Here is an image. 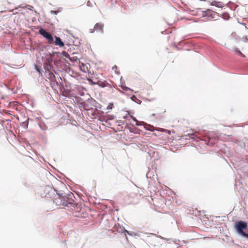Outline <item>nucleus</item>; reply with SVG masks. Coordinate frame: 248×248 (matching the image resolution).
<instances>
[{"label":"nucleus","instance_id":"1","mask_svg":"<svg viewBox=\"0 0 248 248\" xmlns=\"http://www.w3.org/2000/svg\"><path fill=\"white\" fill-rule=\"evenodd\" d=\"M247 223L243 221H238L236 222L235 224V228L237 232L244 237L246 235V232H244V230L247 228Z\"/></svg>","mask_w":248,"mask_h":248},{"label":"nucleus","instance_id":"2","mask_svg":"<svg viewBox=\"0 0 248 248\" xmlns=\"http://www.w3.org/2000/svg\"><path fill=\"white\" fill-rule=\"evenodd\" d=\"M39 33L47 40L49 44H51L54 43L53 37L49 32L41 28L39 30Z\"/></svg>","mask_w":248,"mask_h":248},{"label":"nucleus","instance_id":"3","mask_svg":"<svg viewBox=\"0 0 248 248\" xmlns=\"http://www.w3.org/2000/svg\"><path fill=\"white\" fill-rule=\"evenodd\" d=\"M104 28V24L101 23H96L93 29H90V32L93 33L94 31L103 32Z\"/></svg>","mask_w":248,"mask_h":248},{"label":"nucleus","instance_id":"4","mask_svg":"<svg viewBox=\"0 0 248 248\" xmlns=\"http://www.w3.org/2000/svg\"><path fill=\"white\" fill-rule=\"evenodd\" d=\"M54 43L56 46H58L60 47H62L64 45V43L61 40V38L56 36H55V41Z\"/></svg>","mask_w":248,"mask_h":248},{"label":"nucleus","instance_id":"5","mask_svg":"<svg viewBox=\"0 0 248 248\" xmlns=\"http://www.w3.org/2000/svg\"><path fill=\"white\" fill-rule=\"evenodd\" d=\"M160 110L157 109L156 111V113L152 114V116H157V117H160V115L162 113H165L166 112V110L164 108L160 109Z\"/></svg>","mask_w":248,"mask_h":248},{"label":"nucleus","instance_id":"6","mask_svg":"<svg viewBox=\"0 0 248 248\" xmlns=\"http://www.w3.org/2000/svg\"><path fill=\"white\" fill-rule=\"evenodd\" d=\"M211 5L219 8H221L223 6V4L221 2H217L216 1H212Z\"/></svg>","mask_w":248,"mask_h":248},{"label":"nucleus","instance_id":"7","mask_svg":"<svg viewBox=\"0 0 248 248\" xmlns=\"http://www.w3.org/2000/svg\"><path fill=\"white\" fill-rule=\"evenodd\" d=\"M47 78L50 80V81H53L55 78L54 74L50 71L48 72V76Z\"/></svg>","mask_w":248,"mask_h":248},{"label":"nucleus","instance_id":"8","mask_svg":"<svg viewBox=\"0 0 248 248\" xmlns=\"http://www.w3.org/2000/svg\"><path fill=\"white\" fill-rule=\"evenodd\" d=\"M79 67L81 70V71L86 72V67L85 66V64L83 63H81L79 64Z\"/></svg>","mask_w":248,"mask_h":248},{"label":"nucleus","instance_id":"9","mask_svg":"<svg viewBox=\"0 0 248 248\" xmlns=\"http://www.w3.org/2000/svg\"><path fill=\"white\" fill-rule=\"evenodd\" d=\"M97 84L102 87H105L107 86V84H108V83L106 81H104L103 82L99 81L97 82Z\"/></svg>","mask_w":248,"mask_h":248},{"label":"nucleus","instance_id":"10","mask_svg":"<svg viewBox=\"0 0 248 248\" xmlns=\"http://www.w3.org/2000/svg\"><path fill=\"white\" fill-rule=\"evenodd\" d=\"M62 55L63 57H65L66 58L70 59V55L68 54V53L64 51H62Z\"/></svg>","mask_w":248,"mask_h":248},{"label":"nucleus","instance_id":"11","mask_svg":"<svg viewBox=\"0 0 248 248\" xmlns=\"http://www.w3.org/2000/svg\"><path fill=\"white\" fill-rule=\"evenodd\" d=\"M155 129L156 130H159V129ZM159 131H163V132H166L167 133H168L169 134H170V131L168 130H166V129H162V128H159Z\"/></svg>","mask_w":248,"mask_h":248},{"label":"nucleus","instance_id":"12","mask_svg":"<svg viewBox=\"0 0 248 248\" xmlns=\"http://www.w3.org/2000/svg\"><path fill=\"white\" fill-rule=\"evenodd\" d=\"M114 107L113 103H110L108 104L107 106L108 109H112Z\"/></svg>","mask_w":248,"mask_h":248},{"label":"nucleus","instance_id":"13","mask_svg":"<svg viewBox=\"0 0 248 248\" xmlns=\"http://www.w3.org/2000/svg\"><path fill=\"white\" fill-rule=\"evenodd\" d=\"M124 234H125V235H126V234H130L129 232L128 231L126 230H124Z\"/></svg>","mask_w":248,"mask_h":248},{"label":"nucleus","instance_id":"14","mask_svg":"<svg viewBox=\"0 0 248 248\" xmlns=\"http://www.w3.org/2000/svg\"><path fill=\"white\" fill-rule=\"evenodd\" d=\"M131 118L134 121H135L136 123L138 122V121L137 120V119L134 117H133V116H131Z\"/></svg>","mask_w":248,"mask_h":248},{"label":"nucleus","instance_id":"15","mask_svg":"<svg viewBox=\"0 0 248 248\" xmlns=\"http://www.w3.org/2000/svg\"><path fill=\"white\" fill-rule=\"evenodd\" d=\"M87 4L88 6H91V2L89 0L87 1Z\"/></svg>","mask_w":248,"mask_h":248},{"label":"nucleus","instance_id":"16","mask_svg":"<svg viewBox=\"0 0 248 248\" xmlns=\"http://www.w3.org/2000/svg\"><path fill=\"white\" fill-rule=\"evenodd\" d=\"M244 237H246V238H248V233H246V235H245L244 236Z\"/></svg>","mask_w":248,"mask_h":248},{"label":"nucleus","instance_id":"17","mask_svg":"<svg viewBox=\"0 0 248 248\" xmlns=\"http://www.w3.org/2000/svg\"><path fill=\"white\" fill-rule=\"evenodd\" d=\"M117 67L116 66H115H115H114L112 67V69H117Z\"/></svg>","mask_w":248,"mask_h":248}]
</instances>
